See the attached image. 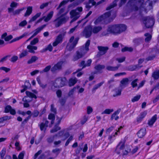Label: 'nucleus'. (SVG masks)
<instances>
[{"label": "nucleus", "instance_id": "obj_37", "mask_svg": "<svg viewBox=\"0 0 159 159\" xmlns=\"http://www.w3.org/2000/svg\"><path fill=\"white\" fill-rule=\"evenodd\" d=\"M125 147L124 143L121 141L118 144L117 146V150H118V149L122 150Z\"/></svg>", "mask_w": 159, "mask_h": 159}, {"label": "nucleus", "instance_id": "obj_17", "mask_svg": "<svg viewBox=\"0 0 159 159\" xmlns=\"http://www.w3.org/2000/svg\"><path fill=\"white\" fill-rule=\"evenodd\" d=\"M146 134V129L145 128L141 129L138 132L137 134L139 138H141Z\"/></svg>", "mask_w": 159, "mask_h": 159}, {"label": "nucleus", "instance_id": "obj_47", "mask_svg": "<svg viewBox=\"0 0 159 159\" xmlns=\"http://www.w3.org/2000/svg\"><path fill=\"white\" fill-rule=\"evenodd\" d=\"M79 66L80 67L82 66V69H78L76 71V72H77L79 71H80V70H82V69H83L85 67H86V64H85V61H82L81 62Z\"/></svg>", "mask_w": 159, "mask_h": 159}, {"label": "nucleus", "instance_id": "obj_51", "mask_svg": "<svg viewBox=\"0 0 159 159\" xmlns=\"http://www.w3.org/2000/svg\"><path fill=\"white\" fill-rule=\"evenodd\" d=\"M69 1L68 0H65L62 1L59 4V6L57 8V9H59L62 6L64 5L67 3Z\"/></svg>", "mask_w": 159, "mask_h": 159}, {"label": "nucleus", "instance_id": "obj_27", "mask_svg": "<svg viewBox=\"0 0 159 159\" xmlns=\"http://www.w3.org/2000/svg\"><path fill=\"white\" fill-rule=\"evenodd\" d=\"M77 80L76 78H71L69 80V85L71 87L74 85L77 82Z\"/></svg>", "mask_w": 159, "mask_h": 159}, {"label": "nucleus", "instance_id": "obj_64", "mask_svg": "<svg viewBox=\"0 0 159 159\" xmlns=\"http://www.w3.org/2000/svg\"><path fill=\"white\" fill-rule=\"evenodd\" d=\"M49 4V2H47L44 3H43L40 6V8L42 9L44 8L45 7H47Z\"/></svg>", "mask_w": 159, "mask_h": 159}, {"label": "nucleus", "instance_id": "obj_5", "mask_svg": "<svg viewBox=\"0 0 159 159\" xmlns=\"http://www.w3.org/2000/svg\"><path fill=\"white\" fill-rule=\"evenodd\" d=\"M143 23L147 28L152 27L154 24V20L152 17H144L142 19Z\"/></svg>", "mask_w": 159, "mask_h": 159}, {"label": "nucleus", "instance_id": "obj_2", "mask_svg": "<svg viewBox=\"0 0 159 159\" xmlns=\"http://www.w3.org/2000/svg\"><path fill=\"white\" fill-rule=\"evenodd\" d=\"M67 13L61 14V15L54 19L53 22V24L57 28L61 26L63 24L66 22L69 19V17L66 15Z\"/></svg>", "mask_w": 159, "mask_h": 159}, {"label": "nucleus", "instance_id": "obj_30", "mask_svg": "<svg viewBox=\"0 0 159 159\" xmlns=\"http://www.w3.org/2000/svg\"><path fill=\"white\" fill-rule=\"evenodd\" d=\"M25 9V7H23L21 8L17 9L12 12V14L13 15L15 16L19 14L21 11Z\"/></svg>", "mask_w": 159, "mask_h": 159}, {"label": "nucleus", "instance_id": "obj_42", "mask_svg": "<svg viewBox=\"0 0 159 159\" xmlns=\"http://www.w3.org/2000/svg\"><path fill=\"white\" fill-rule=\"evenodd\" d=\"M129 81V79L127 78L123 79L121 81L120 83L122 84L121 86H125L127 84Z\"/></svg>", "mask_w": 159, "mask_h": 159}, {"label": "nucleus", "instance_id": "obj_26", "mask_svg": "<svg viewBox=\"0 0 159 159\" xmlns=\"http://www.w3.org/2000/svg\"><path fill=\"white\" fill-rule=\"evenodd\" d=\"M95 2L92 1L91 0H89L88 2L86 4V8L89 9L93 6L95 5Z\"/></svg>", "mask_w": 159, "mask_h": 159}, {"label": "nucleus", "instance_id": "obj_56", "mask_svg": "<svg viewBox=\"0 0 159 159\" xmlns=\"http://www.w3.org/2000/svg\"><path fill=\"white\" fill-rule=\"evenodd\" d=\"M152 52L155 54L159 53V46L157 45L155 48H154L152 50Z\"/></svg>", "mask_w": 159, "mask_h": 159}, {"label": "nucleus", "instance_id": "obj_46", "mask_svg": "<svg viewBox=\"0 0 159 159\" xmlns=\"http://www.w3.org/2000/svg\"><path fill=\"white\" fill-rule=\"evenodd\" d=\"M28 53L26 50L23 51L19 55V57L20 58H22L27 56Z\"/></svg>", "mask_w": 159, "mask_h": 159}, {"label": "nucleus", "instance_id": "obj_31", "mask_svg": "<svg viewBox=\"0 0 159 159\" xmlns=\"http://www.w3.org/2000/svg\"><path fill=\"white\" fill-rule=\"evenodd\" d=\"M57 137V135H56L50 136L47 139V141L48 143H52L54 141L55 139V138Z\"/></svg>", "mask_w": 159, "mask_h": 159}, {"label": "nucleus", "instance_id": "obj_41", "mask_svg": "<svg viewBox=\"0 0 159 159\" xmlns=\"http://www.w3.org/2000/svg\"><path fill=\"white\" fill-rule=\"evenodd\" d=\"M60 129L61 128L58 125H56L51 130L50 132L51 133H53L56 132Z\"/></svg>", "mask_w": 159, "mask_h": 159}, {"label": "nucleus", "instance_id": "obj_60", "mask_svg": "<svg viewBox=\"0 0 159 159\" xmlns=\"http://www.w3.org/2000/svg\"><path fill=\"white\" fill-rule=\"evenodd\" d=\"M12 107L10 105H7L6 106L5 108L4 112L5 113H7L9 112L11 109Z\"/></svg>", "mask_w": 159, "mask_h": 159}, {"label": "nucleus", "instance_id": "obj_36", "mask_svg": "<svg viewBox=\"0 0 159 159\" xmlns=\"http://www.w3.org/2000/svg\"><path fill=\"white\" fill-rule=\"evenodd\" d=\"M25 93L27 96L29 97L32 98H34L35 99L37 98V97L35 95L30 92L27 91Z\"/></svg>", "mask_w": 159, "mask_h": 159}, {"label": "nucleus", "instance_id": "obj_55", "mask_svg": "<svg viewBox=\"0 0 159 159\" xmlns=\"http://www.w3.org/2000/svg\"><path fill=\"white\" fill-rule=\"evenodd\" d=\"M111 15V12L110 11L107 12L103 15H102V17L104 19H106L109 17Z\"/></svg>", "mask_w": 159, "mask_h": 159}, {"label": "nucleus", "instance_id": "obj_62", "mask_svg": "<svg viewBox=\"0 0 159 159\" xmlns=\"http://www.w3.org/2000/svg\"><path fill=\"white\" fill-rule=\"evenodd\" d=\"M39 41L38 39L36 38L30 42V44L33 45H34L39 42Z\"/></svg>", "mask_w": 159, "mask_h": 159}, {"label": "nucleus", "instance_id": "obj_43", "mask_svg": "<svg viewBox=\"0 0 159 159\" xmlns=\"http://www.w3.org/2000/svg\"><path fill=\"white\" fill-rule=\"evenodd\" d=\"M104 19L102 17V16L98 17L94 22L95 25H98Z\"/></svg>", "mask_w": 159, "mask_h": 159}, {"label": "nucleus", "instance_id": "obj_1", "mask_svg": "<svg viewBox=\"0 0 159 159\" xmlns=\"http://www.w3.org/2000/svg\"><path fill=\"white\" fill-rule=\"evenodd\" d=\"M90 40H88L86 42L84 45L83 46L80 48V51L76 52V55L74 56L73 59L74 61H75L83 57L89 51V46L90 44Z\"/></svg>", "mask_w": 159, "mask_h": 159}, {"label": "nucleus", "instance_id": "obj_22", "mask_svg": "<svg viewBox=\"0 0 159 159\" xmlns=\"http://www.w3.org/2000/svg\"><path fill=\"white\" fill-rule=\"evenodd\" d=\"M119 34L125 31L126 29V26L124 25H118Z\"/></svg>", "mask_w": 159, "mask_h": 159}, {"label": "nucleus", "instance_id": "obj_38", "mask_svg": "<svg viewBox=\"0 0 159 159\" xmlns=\"http://www.w3.org/2000/svg\"><path fill=\"white\" fill-rule=\"evenodd\" d=\"M22 101L24 102H25V103H24L23 104L24 107H29L30 105L27 102H30V101L26 99V97H24L22 99Z\"/></svg>", "mask_w": 159, "mask_h": 159}, {"label": "nucleus", "instance_id": "obj_57", "mask_svg": "<svg viewBox=\"0 0 159 159\" xmlns=\"http://www.w3.org/2000/svg\"><path fill=\"white\" fill-rule=\"evenodd\" d=\"M6 153V148H3L0 152V157L2 159Z\"/></svg>", "mask_w": 159, "mask_h": 159}, {"label": "nucleus", "instance_id": "obj_9", "mask_svg": "<svg viewBox=\"0 0 159 159\" xmlns=\"http://www.w3.org/2000/svg\"><path fill=\"white\" fill-rule=\"evenodd\" d=\"M92 27L91 26L89 25L86 26L83 32L84 36L86 38L89 37L92 33Z\"/></svg>", "mask_w": 159, "mask_h": 159}, {"label": "nucleus", "instance_id": "obj_25", "mask_svg": "<svg viewBox=\"0 0 159 159\" xmlns=\"http://www.w3.org/2000/svg\"><path fill=\"white\" fill-rule=\"evenodd\" d=\"M157 119V115H155L148 121V124L149 125H152L156 121Z\"/></svg>", "mask_w": 159, "mask_h": 159}, {"label": "nucleus", "instance_id": "obj_29", "mask_svg": "<svg viewBox=\"0 0 159 159\" xmlns=\"http://www.w3.org/2000/svg\"><path fill=\"white\" fill-rule=\"evenodd\" d=\"M152 76L154 80H157L159 79V70L154 71L152 73Z\"/></svg>", "mask_w": 159, "mask_h": 159}, {"label": "nucleus", "instance_id": "obj_7", "mask_svg": "<svg viewBox=\"0 0 159 159\" xmlns=\"http://www.w3.org/2000/svg\"><path fill=\"white\" fill-rule=\"evenodd\" d=\"M137 5H134L133 7V10L135 11L139 10L141 11H145L146 9L145 8L146 3H144L143 0H139L137 2Z\"/></svg>", "mask_w": 159, "mask_h": 159}, {"label": "nucleus", "instance_id": "obj_21", "mask_svg": "<svg viewBox=\"0 0 159 159\" xmlns=\"http://www.w3.org/2000/svg\"><path fill=\"white\" fill-rule=\"evenodd\" d=\"M33 7L32 6H29L27 7V10L24 15L25 17L29 16L32 13Z\"/></svg>", "mask_w": 159, "mask_h": 159}, {"label": "nucleus", "instance_id": "obj_20", "mask_svg": "<svg viewBox=\"0 0 159 159\" xmlns=\"http://www.w3.org/2000/svg\"><path fill=\"white\" fill-rule=\"evenodd\" d=\"M120 65L119 64L116 66H107L106 67V69L108 71H115L117 70L119 67L120 66Z\"/></svg>", "mask_w": 159, "mask_h": 159}, {"label": "nucleus", "instance_id": "obj_24", "mask_svg": "<svg viewBox=\"0 0 159 159\" xmlns=\"http://www.w3.org/2000/svg\"><path fill=\"white\" fill-rule=\"evenodd\" d=\"M46 26V25H44L40 27H39L36 29L34 32L33 35L34 37L38 33H39L41 30H42Z\"/></svg>", "mask_w": 159, "mask_h": 159}, {"label": "nucleus", "instance_id": "obj_4", "mask_svg": "<svg viewBox=\"0 0 159 159\" xmlns=\"http://www.w3.org/2000/svg\"><path fill=\"white\" fill-rule=\"evenodd\" d=\"M66 80V79L65 77L57 78L53 82L51 89H53L54 88H59L63 87L65 84Z\"/></svg>", "mask_w": 159, "mask_h": 159}, {"label": "nucleus", "instance_id": "obj_40", "mask_svg": "<svg viewBox=\"0 0 159 159\" xmlns=\"http://www.w3.org/2000/svg\"><path fill=\"white\" fill-rule=\"evenodd\" d=\"M114 111L113 109H105L102 112V114H110L111 112H113Z\"/></svg>", "mask_w": 159, "mask_h": 159}, {"label": "nucleus", "instance_id": "obj_23", "mask_svg": "<svg viewBox=\"0 0 159 159\" xmlns=\"http://www.w3.org/2000/svg\"><path fill=\"white\" fill-rule=\"evenodd\" d=\"M105 66L104 65H98L95 66V69L97 70L98 72L101 73L102 70L105 68Z\"/></svg>", "mask_w": 159, "mask_h": 159}, {"label": "nucleus", "instance_id": "obj_14", "mask_svg": "<svg viewBox=\"0 0 159 159\" xmlns=\"http://www.w3.org/2000/svg\"><path fill=\"white\" fill-rule=\"evenodd\" d=\"M63 37L62 34H59L56 38L55 41L53 43V46L55 47L58 44L61 43L62 41Z\"/></svg>", "mask_w": 159, "mask_h": 159}, {"label": "nucleus", "instance_id": "obj_52", "mask_svg": "<svg viewBox=\"0 0 159 159\" xmlns=\"http://www.w3.org/2000/svg\"><path fill=\"white\" fill-rule=\"evenodd\" d=\"M142 67V66H139V65H134L131 66V70H134L139 69Z\"/></svg>", "mask_w": 159, "mask_h": 159}, {"label": "nucleus", "instance_id": "obj_32", "mask_svg": "<svg viewBox=\"0 0 159 159\" xmlns=\"http://www.w3.org/2000/svg\"><path fill=\"white\" fill-rule=\"evenodd\" d=\"M118 0H115L112 3H111L109 6L106 8L107 10H109L111 8L116 7V2Z\"/></svg>", "mask_w": 159, "mask_h": 159}, {"label": "nucleus", "instance_id": "obj_63", "mask_svg": "<svg viewBox=\"0 0 159 159\" xmlns=\"http://www.w3.org/2000/svg\"><path fill=\"white\" fill-rule=\"evenodd\" d=\"M51 66L50 65L48 66L45 67L44 69L42 71L41 73H43V72H47L49 71L51 69Z\"/></svg>", "mask_w": 159, "mask_h": 159}, {"label": "nucleus", "instance_id": "obj_48", "mask_svg": "<svg viewBox=\"0 0 159 159\" xmlns=\"http://www.w3.org/2000/svg\"><path fill=\"white\" fill-rule=\"evenodd\" d=\"M81 2H80V0H77L73 3L72 4H70L69 6V7H70L71 6H73L74 7H75L76 6H77L79 5L81 3Z\"/></svg>", "mask_w": 159, "mask_h": 159}, {"label": "nucleus", "instance_id": "obj_10", "mask_svg": "<svg viewBox=\"0 0 159 159\" xmlns=\"http://www.w3.org/2000/svg\"><path fill=\"white\" fill-rule=\"evenodd\" d=\"M98 48L99 51L97 55L98 57H100L101 56L105 54L109 49V48L107 47L102 46H98Z\"/></svg>", "mask_w": 159, "mask_h": 159}, {"label": "nucleus", "instance_id": "obj_49", "mask_svg": "<svg viewBox=\"0 0 159 159\" xmlns=\"http://www.w3.org/2000/svg\"><path fill=\"white\" fill-rule=\"evenodd\" d=\"M133 51V48L131 47H125L121 49V51L123 52L128 51L131 52Z\"/></svg>", "mask_w": 159, "mask_h": 159}, {"label": "nucleus", "instance_id": "obj_44", "mask_svg": "<svg viewBox=\"0 0 159 159\" xmlns=\"http://www.w3.org/2000/svg\"><path fill=\"white\" fill-rule=\"evenodd\" d=\"M41 14V12H39L37 13L30 20V21L32 22L38 18L40 16Z\"/></svg>", "mask_w": 159, "mask_h": 159}, {"label": "nucleus", "instance_id": "obj_13", "mask_svg": "<svg viewBox=\"0 0 159 159\" xmlns=\"http://www.w3.org/2000/svg\"><path fill=\"white\" fill-rule=\"evenodd\" d=\"M57 136L60 137H64V139L63 140H65L69 136V133L66 131L65 129L59 131L57 134H56Z\"/></svg>", "mask_w": 159, "mask_h": 159}, {"label": "nucleus", "instance_id": "obj_58", "mask_svg": "<svg viewBox=\"0 0 159 159\" xmlns=\"http://www.w3.org/2000/svg\"><path fill=\"white\" fill-rule=\"evenodd\" d=\"M141 95H137L134 97L132 99L131 101L133 102H134L139 100L140 98Z\"/></svg>", "mask_w": 159, "mask_h": 159}, {"label": "nucleus", "instance_id": "obj_8", "mask_svg": "<svg viewBox=\"0 0 159 159\" xmlns=\"http://www.w3.org/2000/svg\"><path fill=\"white\" fill-rule=\"evenodd\" d=\"M118 25H109L108 26L107 31L109 33L115 34H118Z\"/></svg>", "mask_w": 159, "mask_h": 159}, {"label": "nucleus", "instance_id": "obj_39", "mask_svg": "<svg viewBox=\"0 0 159 159\" xmlns=\"http://www.w3.org/2000/svg\"><path fill=\"white\" fill-rule=\"evenodd\" d=\"M114 91L115 93L113 95V97H115L121 95V91L120 89H115Z\"/></svg>", "mask_w": 159, "mask_h": 159}, {"label": "nucleus", "instance_id": "obj_12", "mask_svg": "<svg viewBox=\"0 0 159 159\" xmlns=\"http://www.w3.org/2000/svg\"><path fill=\"white\" fill-rule=\"evenodd\" d=\"M65 62V61H61L58 62L55 64L51 69V70L53 72L61 69L62 65Z\"/></svg>", "mask_w": 159, "mask_h": 159}, {"label": "nucleus", "instance_id": "obj_50", "mask_svg": "<svg viewBox=\"0 0 159 159\" xmlns=\"http://www.w3.org/2000/svg\"><path fill=\"white\" fill-rule=\"evenodd\" d=\"M31 86V84L28 81H25V85L22 86V87H25L26 89H29Z\"/></svg>", "mask_w": 159, "mask_h": 159}, {"label": "nucleus", "instance_id": "obj_34", "mask_svg": "<svg viewBox=\"0 0 159 159\" xmlns=\"http://www.w3.org/2000/svg\"><path fill=\"white\" fill-rule=\"evenodd\" d=\"M38 59V57L36 56H32L31 59L28 61L27 63L28 64H31L34 62H35Z\"/></svg>", "mask_w": 159, "mask_h": 159}, {"label": "nucleus", "instance_id": "obj_45", "mask_svg": "<svg viewBox=\"0 0 159 159\" xmlns=\"http://www.w3.org/2000/svg\"><path fill=\"white\" fill-rule=\"evenodd\" d=\"M144 35L146 37L145 39V41L146 42H148L150 41L152 38V35L149 34L147 33L145 34Z\"/></svg>", "mask_w": 159, "mask_h": 159}, {"label": "nucleus", "instance_id": "obj_54", "mask_svg": "<svg viewBox=\"0 0 159 159\" xmlns=\"http://www.w3.org/2000/svg\"><path fill=\"white\" fill-rule=\"evenodd\" d=\"M18 56L14 55L11 58L10 61L13 63H14L18 60Z\"/></svg>", "mask_w": 159, "mask_h": 159}, {"label": "nucleus", "instance_id": "obj_33", "mask_svg": "<svg viewBox=\"0 0 159 159\" xmlns=\"http://www.w3.org/2000/svg\"><path fill=\"white\" fill-rule=\"evenodd\" d=\"M139 81L138 79H136L132 81L131 85L133 88H134L138 86V83H139Z\"/></svg>", "mask_w": 159, "mask_h": 159}, {"label": "nucleus", "instance_id": "obj_61", "mask_svg": "<svg viewBox=\"0 0 159 159\" xmlns=\"http://www.w3.org/2000/svg\"><path fill=\"white\" fill-rule=\"evenodd\" d=\"M141 41V39L140 38H136L133 40V42L136 45L139 44Z\"/></svg>", "mask_w": 159, "mask_h": 159}, {"label": "nucleus", "instance_id": "obj_15", "mask_svg": "<svg viewBox=\"0 0 159 159\" xmlns=\"http://www.w3.org/2000/svg\"><path fill=\"white\" fill-rule=\"evenodd\" d=\"M54 12L53 11H50L47 15V16H44L43 17L44 21L47 22L50 20L52 17Z\"/></svg>", "mask_w": 159, "mask_h": 159}, {"label": "nucleus", "instance_id": "obj_28", "mask_svg": "<svg viewBox=\"0 0 159 159\" xmlns=\"http://www.w3.org/2000/svg\"><path fill=\"white\" fill-rule=\"evenodd\" d=\"M104 83V82L103 81L95 85L92 89V91L93 93L95 92L96 90L98 88H99Z\"/></svg>", "mask_w": 159, "mask_h": 159}, {"label": "nucleus", "instance_id": "obj_11", "mask_svg": "<svg viewBox=\"0 0 159 159\" xmlns=\"http://www.w3.org/2000/svg\"><path fill=\"white\" fill-rule=\"evenodd\" d=\"M48 121L46 119L43 118V122L39 125L41 130L43 131L44 132H45L48 126Z\"/></svg>", "mask_w": 159, "mask_h": 159}, {"label": "nucleus", "instance_id": "obj_6", "mask_svg": "<svg viewBox=\"0 0 159 159\" xmlns=\"http://www.w3.org/2000/svg\"><path fill=\"white\" fill-rule=\"evenodd\" d=\"M79 39V38L78 37H77L75 39L74 36L71 37L67 46V48L69 50L71 51L75 48L77 44Z\"/></svg>", "mask_w": 159, "mask_h": 159}, {"label": "nucleus", "instance_id": "obj_18", "mask_svg": "<svg viewBox=\"0 0 159 159\" xmlns=\"http://www.w3.org/2000/svg\"><path fill=\"white\" fill-rule=\"evenodd\" d=\"M120 111V109H118L115 111L111 115V120H112L115 119V120H117L119 118L117 115L119 114Z\"/></svg>", "mask_w": 159, "mask_h": 159}, {"label": "nucleus", "instance_id": "obj_53", "mask_svg": "<svg viewBox=\"0 0 159 159\" xmlns=\"http://www.w3.org/2000/svg\"><path fill=\"white\" fill-rule=\"evenodd\" d=\"M25 35V34H23L22 35L20 36V37H17L15 38L14 39H13L11 42L10 43H11L14 42H15L16 41H18L20 39L22 38L23 37H24Z\"/></svg>", "mask_w": 159, "mask_h": 159}, {"label": "nucleus", "instance_id": "obj_16", "mask_svg": "<svg viewBox=\"0 0 159 159\" xmlns=\"http://www.w3.org/2000/svg\"><path fill=\"white\" fill-rule=\"evenodd\" d=\"M27 48L28 49V52L34 53H35L34 51L37 50V47L30 44L27 46Z\"/></svg>", "mask_w": 159, "mask_h": 159}, {"label": "nucleus", "instance_id": "obj_59", "mask_svg": "<svg viewBox=\"0 0 159 159\" xmlns=\"http://www.w3.org/2000/svg\"><path fill=\"white\" fill-rule=\"evenodd\" d=\"M61 150V149L56 148L55 149H53L52 151V152L53 153H56L57 156L60 153Z\"/></svg>", "mask_w": 159, "mask_h": 159}, {"label": "nucleus", "instance_id": "obj_3", "mask_svg": "<svg viewBox=\"0 0 159 159\" xmlns=\"http://www.w3.org/2000/svg\"><path fill=\"white\" fill-rule=\"evenodd\" d=\"M82 7H78L75 10H71L70 12V17L72 18L70 23H72L77 20L80 17V13L82 11Z\"/></svg>", "mask_w": 159, "mask_h": 159}, {"label": "nucleus", "instance_id": "obj_19", "mask_svg": "<svg viewBox=\"0 0 159 159\" xmlns=\"http://www.w3.org/2000/svg\"><path fill=\"white\" fill-rule=\"evenodd\" d=\"M102 29L101 26H94L92 28V32L94 34H97L100 32Z\"/></svg>", "mask_w": 159, "mask_h": 159}, {"label": "nucleus", "instance_id": "obj_35", "mask_svg": "<svg viewBox=\"0 0 159 159\" xmlns=\"http://www.w3.org/2000/svg\"><path fill=\"white\" fill-rule=\"evenodd\" d=\"M55 119V115L52 113L50 114L48 116V119L51 120V124L52 125L54 124Z\"/></svg>", "mask_w": 159, "mask_h": 159}]
</instances>
